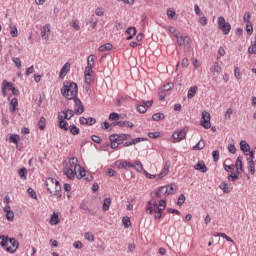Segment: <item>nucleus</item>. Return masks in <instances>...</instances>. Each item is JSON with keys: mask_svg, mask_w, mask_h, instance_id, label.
<instances>
[{"mask_svg": "<svg viewBox=\"0 0 256 256\" xmlns=\"http://www.w3.org/2000/svg\"><path fill=\"white\" fill-rule=\"evenodd\" d=\"M45 123H46L45 117H41L38 122V127L41 131H43V129H45Z\"/></svg>", "mask_w": 256, "mask_h": 256, "instance_id": "c03bdc74", "label": "nucleus"}, {"mask_svg": "<svg viewBox=\"0 0 256 256\" xmlns=\"http://www.w3.org/2000/svg\"><path fill=\"white\" fill-rule=\"evenodd\" d=\"M109 207H111V198H106L103 202L102 209L103 211H109Z\"/></svg>", "mask_w": 256, "mask_h": 256, "instance_id": "f704fd0d", "label": "nucleus"}, {"mask_svg": "<svg viewBox=\"0 0 256 256\" xmlns=\"http://www.w3.org/2000/svg\"><path fill=\"white\" fill-rule=\"evenodd\" d=\"M70 25L73 27V29H75V31H79L81 29V26H79V22L77 20H73Z\"/></svg>", "mask_w": 256, "mask_h": 256, "instance_id": "8fccbe9b", "label": "nucleus"}, {"mask_svg": "<svg viewBox=\"0 0 256 256\" xmlns=\"http://www.w3.org/2000/svg\"><path fill=\"white\" fill-rule=\"evenodd\" d=\"M6 219L8 221H13L15 219V214L13 213V211H8L6 212Z\"/></svg>", "mask_w": 256, "mask_h": 256, "instance_id": "603ef678", "label": "nucleus"}, {"mask_svg": "<svg viewBox=\"0 0 256 256\" xmlns=\"http://www.w3.org/2000/svg\"><path fill=\"white\" fill-rule=\"evenodd\" d=\"M126 33L128 35H136L137 34V29H135V27H129L127 30H126Z\"/></svg>", "mask_w": 256, "mask_h": 256, "instance_id": "680f3d73", "label": "nucleus"}, {"mask_svg": "<svg viewBox=\"0 0 256 256\" xmlns=\"http://www.w3.org/2000/svg\"><path fill=\"white\" fill-rule=\"evenodd\" d=\"M152 119H153V121H161V119H165V114H163L161 112L155 113L152 116Z\"/></svg>", "mask_w": 256, "mask_h": 256, "instance_id": "58836bf2", "label": "nucleus"}, {"mask_svg": "<svg viewBox=\"0 0 256 256\" xmlns=\"http://www.w3.org/2000/svg\"><path fill=\"white\" fill-rule=\"evenodd\" d=\"M131 141H132V145H137V143H141V141H147V138L139 137V138H134Z\"/></svg>", "mask_w": 256, "mask_h": 256, "instance_id": "6e6d98bb", "label": "nucleus"}, {"mask_svg": "<svg viewBox=\"0 0 256 256\" xmlns=\"http://www.w3.org/2000/svg\"><path fill=\"white\" fill-rule=\"evenodd\" d=\"M18 175L21 179H27V168H21L18 171Z\"/></svg>", "mask_w": 256, "mask_h": 256, "instance_id": "79ce46f5", "label": "nucleus"}, {"mask_svg": "<svg viewBox=\"0 0 256 256\" xmlns=\"http://www.w3.org/2000/svg\"><path fill=\"white\" fill-rule=\"evenodd\" d=\"M63 173L68 179H75V171L72 168H64Z\"/></svg>", "mask_w": 256, "mask_h": 256, "instance_id": "a211bd4d", "label": "nucleus"}, {"mask_svg": "<svg viewBox=\"0 0 256 256\" xmlns=\"http://www.w3.org/2000/svg\"><path fill=\"white\" fill-rule=\"evenodd\" d=\"M211 73H221L223 69L221 68V65H219V62L214 63V67L210 69Z\"/></svg>", "mask_w": 256, "mask_h": 256, "instance_id": "7c9ffc66", "label": "nucleus"}, {"mask_svg": "<svg viewBox=\"0 0 256 256\" xmlns=\"http://www.w3.org/2000/svg\"><path fill=\"white\" fill-rule=\"evenodd\" d=\"M10 29H11V31H10L11 37H17V35H18L17 27H15L13 25V23H10Z\"/></svg>", "mask_w": 256, "mask_h": 256, "instance_id": "37998d69", "label": "nucleus"}, {"mask_svg": "<svg viewBox=\"0 0 256 256\" xmlns=\"http://www.w3.org/2000/svg\"><path fill=\"white\" fill-rule=\"evenodd\" d=\"M115 166L118 169H131V167H135V164L127 162V160H118L115 162Z\"/></svg>", "mask_w": 256, "mask_h": 256, "instance_id": "6e6552de", "label": "nucleus"}, {"mask_svg": "<svg viewBox=\"0 0 256 256\" xmlns=\"http://www.w3.org/2000/svg\"><path fill=\"white\" fill-rule=\"evenodd\" d=\"M77 93H79L77 83L64 81L63 87L61 88V95H63L65 99L71 101V99H75V97H77Z\"/></svg>", "mask_w": 256, "mask_h": 256, "instance_id": "f257e3e1", "label": "nucleus"}, {"mask_svg": "<svg viewBox=\"0 0 256 256\" xmlns=\"http://www.w3.org/2000/svg\"><path fill=\"white\" fill-rule=\"evenodd\" d=\"M18 105H19V100H17V98H12V100L10 101V107H9L10 112L15 113V111H17Z\"/></svg>", "mask_w": 256, "mask_h": 256, "instance_id": "6ab92c4d", "label": "nucleus"}, {"mask_svg": "<svg viewBox=\"0 0 256 256\" xmlns=\"http://www.w3.org/2000/svg\"><path fill=\"white\" fill-rule=\"evenodd\" d=\"M183 203H185V195H184V194H181V195L178 197L177 205H178L179 207H181V205H183Z\"/></svg>", "mask_w": 256, "mask_h": 256, "instance_id": "5fc2aeb1", "label": "nucleus"}, {"mask_svg": "<svg viewBox=\"0 0 256 256\" xmlns=\"http://www.w3.org/2000/svg\"><path fill=\"white\" fill-rule=\"evenodd\" d=\"M212 157H213V161H219V151L218 150H214L212 152Z\"/></svg>", "mask_w": 256, "mask_h": 256, "instance_id": "774afa93", "label": "nucleus"}, {"mask_svg": "<svg viewBox=\"0 0 256 256\" xmlns=\"http://www.w3.org/2000/svg\"><path fill=\"white\" fill-rule=\"evenodd\" d=\"M173 191H175V187L173 184L168 185L167 187H165L164 189V195H173Z\"/></svg>", "mask_w": 256, "mask_h": 256, "instance_id": "473e14b6", "label": "nucleus"}, {"mask_svg": "<svg viewBox=\"0 0 256 256\" xmlns=\"http://www.w3.org/2000/svg\"><path fill=\"white\" fill-rule=\"evenodd\" d=\"M169 167H171V163L170 162H166L164 167H163V169H162V171L158 175V180L159 179H163V177H165L169 173Z\"/></svg>", "mask_w": 256, "mask_h": 256, "instance_id": "2eb2a0df", "label": "nucleus"}, {"mask_svg": "<svg viewBox=\"0 0 256 256\" xmlns=\"http://www.w3.org/2000/svg\"><path fill=\"white\" fill-rule=\"evenodd\" d=\"M174 37H176L179 47H183V45H185L186 43L187 45L191 43V38H189V36L183 37V36H179L178 34H175Z\"/></svg>", "mask_w": 256, "mask_h": 256, "instance_id": "9d476101", "label": "nucleus"}, {"mask_svg": "<svg viewBox=\"0 0 256 256\" xmlns=\"http://www.w3.org/2000/svg\"><path fill=\"white\" fill-rule=\"evenodd\" d=\"M56 183H57V179L55 178H48L46 180L47 191H49L51 195H53V190L55 189Z\"/></svg>", "mask_w": 256, "mask_h": 256, "instance_id": "9b49d317", "label": "nucleus"}, {"mask_svg": "<svg viewBox=\"0 0 256 256\" xmlns=\"http://www.w3.org/2000/svg\"><path fill=\"white\" fill-rule=\"evenodd\" d=\"M68 130H70V133L72 135H79V133L81 132V130H79V128L76 125H70Z\"/></svg>", "mask_w": 256, "mask_h": 256, "instance_id": "2f4dec72", "label": "nucleus"}, {"mask_svg": "<svg viewBox=\"0 0 256 256\" xmlns=\"http://www.w3.org/2000/svg\"><path fill=\"white\" fill-rule=\"evenodd\" d=\"M91 139L94 143H97L98 145H101V143L103 142V140L101 139V137L97 136V135H92Z\"/></svg>", "mask_w": 256, "mask_h": 256, "instance_id": "09e8293b", "label": "nucleus"}, {"mask_svg": "<svg viewBox=\"0 0 256 256\" xmlns=\"http://www.w3.org/2000/svg\"><path fill=\"white\" fill-rule=\"evenodd\" d=\"M164 191H165V186H161L160 188H158V190L156 191L157 199H161V193Z\"/></svg>", "mask_w": 256, "mask_h": 256, "instance_id": "0e129e2a", "label": "nucleus"}, {"mask_svg": "<svg viewBox=\"0 0 256 256\" xmlns=\"http://www.w3.org/2000/svg\"><path fill=\"white\" fill-rule=\"evenodd\" d=\"M8 244L12 246L11 248L14 249V252L17 251L19 247V241H17L15 238H9Z\"/></svg>", "mask_w": 256, "mask_h": 256, "instance_id": "cd10ccee", "label": "nucleus"}, {"mask_svg": "<svg viewBox=\"0 0 256 256\" xmlns=\"http://www.w3.org/2000/svg\"><path fill=\"white\" fill-rule=\"evenodd\" d=\"M247 163H248V173L250 175H255V162L247 158Z\"/></svg>", "mask_w": 256, "mask_h": 256, "instance_id": "b1692460", "label": "nucleus"}, {"mask_svg": "<svg viewBox=\"0 0 256 256\" xmlns=\"http://www.w3.org/2000/svg\"><path fill=\"white\" fill-rule=\"evenodd\" d=\"M198 89L199 88L197 86L191 87L188 90V94H187L188 99H193V97H195V94L197 93Z\"/></svg>", "mask_w": 256, "mask_h": 256, "instance_id": "a878e982", "label": "nucleus"}, {"mask_svg": "<svg viewBox=\"0 0 256 256\" xmlns=\"http://www.w3.org/2000/svg\"><path fill=\"white\" fill-rule=\"evenodd\" d=\"M187 133L185 130H177L172 134V138L175 139L176 141H183L185 139Z\"/></svg>", "mask_w": 256, "mask_h": 256, "instance_id": "f8f14e48", "label": "nucleus"}, {"mask_svg": "<svg viewBox=\"0 0 256 256\" xmlns=\"http://www.w3.org/2000/svg\"><path fill=\"white\" fill-rule=\"evenodd\" d=\"M109 119L111 121H119V114L115 113V112H112L110 115H109Z\"/></svg>", "mask_w": 256, "mask_h": 256, "instance_id": "bf43d9fd", "label": "nucleus"}, {"mask_svg": "<svg viewBox=\"0 0 256 256\" xmlns=\"http://www.w3.org/2000/svg\"><path fill=\"white\" fill-rule=\"evenodd\" d=\"M240 150L244 153V155L251 154V146H249V143H247L245 140L240 142Z\"/></svg>", "mask_w": 256, "mask_h": 256, "instance_id": "ddd939ff", "label": "nucleus"}, {"mask_svg": "<svg viewBox=\"0 0 256 256\" xmlns=\"http://www.w3.org/2000/svg\"><path fill=\"white\" fill-rule=\"evenodd\" d=\"M246 31L248 35H253V25L250 24H246Z\"/></svg>", "mask_w": 256, "mask_h": 256, "instance_id": "338daca9", "label": "nucleus"}, {"mask_svg": "<svg viewBox=\"0 0 256 256\" xmlns=\"http://www.w3.org/2000/svg\"><path fill=\"white\" fill-rule=\"evenodd\" d=\"M84 237L88 240V241H95V235H93L91 232H86L84 234Z\"/></svg>", "mask_w": 256, "mask_h": 256, "instance_id": "864d4df0", "label": "nucleus"}, {"mask_svg": "<svg viewBox=\"0 0 256 256\" xmlns=\"http://www.w3.org/2000/svg\"><path fill=\"white\" fill-rule=\"evenodd\" d=\"M131 169H135L138 173H141V171H143V164H141V161L137 160L135 161L134 167H131Z\"/></svg>", "mask_w": 256, "mask_h": 256, "instance_id": "e433bc0d", "label": "nucleus"}, {"mask_svg": "<svg viewBox=\"0 0 256 256\" xmlns=\"http://www.w3.org/2000/svg\"><path fill=\"white\" fill-rule=\"evenodd\" d=\"M12 61H13L14 65H16V67H18V69H21V59H19L17 57H13Z\"/></svg>", "mask_w": 256, "mask_h": 256, "instance_id": "13d9d810", "label": "nucleus"}, {"mask_svg": "<svg viewBox=\"0 0 256 256\" xmlns=\"http://www.w3.org/2000/svg\"><path fill=\"white\" fill-rule=\"evenodd\" d=\"M71 69V64L69 62L65 63L64 66L60 70L59 78L64 79L65 75L69 73V70Z\"/></svg>", "mask_w": 256, "mask_h": 256, "instance_id": "4468645a", "label": "nucleus"}, {"mask_svg": "<svg viewBox=\"0 0 256 256\" xmlns=\"http://www.w3.org/2000/svg\"><path fill=\"white\" fill-rule=\"evenodd\" d=\"M86 125H95L97 123V120L93 117L86 118Z\"/></svg>", "mask_w": 256, "mask_h": 256, "instance_id": "052dcab7", "label": "nucleus"}, {"mask_svg": "<svg viewBox=\"0 0 256 256\" xmlns=\"http://www.w3.org/2000/svg\"><path fill=\"white\" fill-rule=\"evenodd\" d=\"M244 22L246 24H250L251 23V13L250 12H246L244 14Z\"/></svg>", "mask_w": 256, "mask_h": 256, "instance_id": "4d7b16f0", "label": "nucleus"}, {"mask_svg": "<svg viewBox=\"0 0 256 256\" xmlns=\"http://www.w3.org/2000/svg\"><path fill=\"white\" fill-rule=\"evenodd\" d=\"M194 169L196 171H201V173H207V166L205 165V162L199 161L195 166Z\"/></svg>", "mask_w": 256, "mask_h": 256, "instance_id": "dca6fc26", "label": "nucleus"}, {"mask_svg": "<svg viewBox=\"0 0 256 256\" xmlns=\"http://www.w3.org/2000/svg\"><path fill=\"white\" fill-rule=\"evenodd\" d=\"M58 127H60L63 131H69V123H67L65 120L58 121Z\"/></svg>", "mask_w": 256, "mask_h": 256, "instance_id": "c85d7f7f", "label": "nucleus"}, {"mask_svg": "<svg viewBox=\"0 0 256 256\" xmlns=\"http://www.w3.org/2000/svg\"><path fill=\"white\" fill-rule=\"evenodd\" d=\"M49 223H50V225H59V223H61V220L59 219V214L54 212L51 215Z\"/></svg>", "mask_w": 256, "mask_h": 256, "instance_id": "412c9836", "label": "nucleus"}, {"mask_svg": "<svg viewBox=\"0 0 256 256\" xmlns=\"http://www.w3.org/2000/svg\"><path fill=\"white\" fill-rule=\"evenodd\" d=\"M219 188L223 191V193H231V191H233V187H230L226 182L220 183Z\"/></svg>", "mask_w": 256, "mask_h": 256, "instance_id": "5701e85b", "label": "nucleus"}, {"mask_svg": "<svg viewBox=\"0 0 256 256\" xmlns=\"http://www.w3.org/2000/svg\"><path fill=\"white\" fill-rule=\"evenodd\" d=\"M80 209H82V211H88V213H91V209H89V206L85 201L81 202Z\"/></svg>", "mask_w": 256, "mask_h": 256, "instance_id": "49530a36", "label": "nucleus"}, {"mask_svg": "<svg viewBox=\"0 0 256 256\" xmlns=\"http://www.w3.org/2000/svg\"><path fill=\"white\" fill-rule=\"evenodd\" d=\"M138 113H147V108L145 107V104H139L137 106Z\"/></svg>", "mask_w": 256, "mask_h": 256, "instance_id": "3c124183", "label": "nucleus"}, {"mask_svg": "<svg viewBox=\"0 0 256 256\" xmlns=\"http://www.w3.org/2000/svg\"><path fill=\"white\" fill-rule=\"evenodd\" d=\"M9 143H15L17 145V143H19V135L11 134L9 137Z\"/></svg>", "mask_w": 256, "mask_h": 256, "instance_id": "a19ab883", "label": "nucleus"}, {"mask_svg": "<svg viewBox=\"0 0 256 256\" xmlns=\"http://www.w3.org/2000/svg\"><path fill=\"white\" fill-rule=\"evenodd\" d=\"M236 168V171L238 173H243V161H241V157H238L236 159L235 165H234V169Z\"/></svg>", "mask_w": 256, "mask_h": 256, "instance_id": "aec40b11", "label": "nucleus"}, {"mask_svg": "<svg viewBox=\"0 0 256 256\" xmlns=\"http://www.w3.org/2000/svg\"><path fill=\"white\" fill-rule=\"evenodd\" d=\"M111 149H117L120 145L119 134H112L109 136Z\"/></svg>", "mask_w": 256, "mask_h": 256, "instance_id": "1a4fd4ad", "label": "nucleus"}, {"mask_svg": "<svg viewBox=\"0 0 256 256\" xmlns=\"http://www.w3.org/2000/svg\"><path fill=\"white\" fill-rule=\"evenodd\" d=\"M200 125L204 127V129H211V114L207 111L202 112V120Z\"/></svg>", "mask_w": 256, "mask_h": 256, "instance_id": "20e7f679", "label": "nucleus"}, {"mask_svg": "<svg viewBox=\"0 0 256 256\" xmlns=\"http://www.w3.org/2000/svg\"><path fill=\"white\" fill-rule=\"evenodd\" d=\"M61 114L58 115V121H71V118L75 116V111L68 109L66 111H62Z\"/></svg>", "mask_w": 256, "mask_h": 256, "instance_id": "423d86ee", "label": "nucleus"}, {"mask_svg": "<svg viewBox=\"0 0 256 256\" xmlns=\"http://www.w3.org/2000/svg\"><path fill=\"white\" fill-rule=\"evenodd\" d=\"M146 211L149 213V215H152L153 212H155V208L153 207V201H149L146 205Z\"/></svg>", "mask_w": 256, "mask_h": 256, "instance_id": "4c0bfd02", "label": "nucleus"}, {"mask_svg": "<svg viewBox=\"0 0 256 256\" xmlns=\"http://www.w3.org/2000/svg\"><path fill=\"white\" fill-rule=\"evenodd\" d=\"M201 149H205V141L200 140L195 146H193V151H201Z\"/></svg>", "mask_w": 256, "mask_h": 256, "instance_id": "c756f323", "label": "nucleus"}, {"mask_svg": "<svg viewBox=\"0 0 256 256\" xmlns=\"http://www.w3.org/2000/svg\"><path fill=\"white\" fill-rule=\"evenodd\" d=\"M0 245L8 251V253H15V249H13L11 246H9V237L8 236H0Z\"/></svg>", "mask_w": 256, "mask_h": 256, "instance_id": "39448f33", "label": "nucleus"}, {"mask_svg": "<svg viewBox=\"0 0 256 256\" xmlns=\"http://www.w3.org/2000/svg\"><path fill=\"white\" fill-rule=\"evenodd\" d=\"M166 15H167L168 19H175V15H177V13L175 12V10L173 8H169L166 12Z\"/></svg>", "mask_w": 256, "mask_h": 256, "instance_id": "ea45409f", "label": "nucleus"}, {"mask_svg": "<svg viewBox=\"0 0 256 256\" xmlns=\"http://www.w3.org/2000/svg\"><path fill=\"white\" fill-rule=\"evenodd\" d=\"M78 161H79V160H77L76 157H72V158H70V160H69V165H70L71 169H74L75 175H77V167H78V169H79V175H80V176H77V177H78V179H83V177H85V175H87V172L85 171V169H83V168L81 167V165L77 164Z\"/></svg>", "mask_w": 256, "mask_h": 256, "instance_id": "f03ea898", "label": "nucleus"}, {"mask_svg": "<svg viewBox=\"0 0 256 256\" xmlns=\"http://www.w3.org/2000/svg\"><path fill=\"white\" fill-rule=\"evenodd\" d=\"M166 207H167V202L165 200H160L159 205L156 207V209H162V213H163Z\"/></svg>", "mask_w": 256, "mask_h": 256, "instance_id": "a18cd8bd", "label": "nucleus"}, {"mask_svg": "<svg viewBox=\"0 0 256 256\" xmlns=\"http://www.w3.org/2000/svg\"><path fill=\"white\" fill-rule=\"evenodd\" d=\"M239 175H241V173L239 172H231L230 175H228L227 179L228 181H232V182H235L237 181V179H239Z\"/></svg>", "mask_w": 256, "mask_h": 256, "instance_id": "bb28decb", "label": "nucleus"}, {"mask_svg": "<svg viewBox=\"0 0 256 256\" xmlns=\"http://www.w3.org/2000/svg\"><path fill=\"white\" fill-rule=\"evenodd\" d=\"M218 29H220L224 35H229V32L231 31V24L225 21V18L221 16L218 18Z\"/></svg>", "mask_w": 256, "mask_h": 256, "instance_id": "7ed1b4c3", "label": "nucleus"}, {"mask_svg": "<svg viewBox=\"0 0 256 256\" xmlns=\"http://www.w3.org/2000/svg\"><path fill=\"white\" fill-rule=\"evenodd\" d=\"M54 193L52 195L58 197V199H61V197H63V195H61V184H59V181H57V183L54 186Z\"/></svg>", "mask_w": 256, "mask_h": 256, "instance_id": "4be33fe9", "label": "nucleus"}, {"mask_svg": "<svg viewBox=\"0 0 256 256\" xmlns=\"http://www.w3.org/2000/svg\"><path fill=\"white\" fill-rule=\"evenodd\" d=\"M74 101V105L76 107H78L75 111L74 114L75 115H83V113L85 112V106H83V102H81V99H79L78 97L72 98Z\"/></svg>", "mask_w": 256, "mask_h": 256, "instance_id": "0eeeda50", "label": "nucleus"}, {"mask_svg": "<svg viewBox=\"0 0 256 256\" xmlns=\"http://www.w3.org/2000/svg\"><path fill=\"white\" fill-rule=\"evenodd\" d=\"M127 139H131V135L129 134H118V141L120 145L123 143V141H127Z\"/></svg>", "mask_w": 256, "mask_h": 256, "instance_id": "c9c22d12", "label": "nucleus"}, {"mask_svg": "<svg viewBox=\"0 0 256 256\" xmlns=\"http://www.w3.org/2000/svg\"><path fill=\"white\" fill-rule=\"evenodd\" d=\"M112 49H113V45L111 43H106V44L101 45L98 48V51L100 53H103L104 51H111Z\"/></svg>", "mask_w": 256, "mask_h": 256, "instance_id": "393cba45", "label": "nucleus"}, {"mask_svg": "<svg viewBox=\"0 0 256 256\" xmlns=\"http://www.w3.org/2000/svg\"><path fill=\"white\" fill-rule=\"evenodd\" d=\"M122 223L125 229H129V227H131V218H129V216H124L122 219Z\"/></svg>", "mask_w": 256, "mask_h": 256, "instance_id": "72a5a7b5", "label": "nucleus"}, {"mask_svg": "<svg viewBox=\"0 0 256 256\" xmlns=\"http://www.w3.org/2000/svg\"><path fill=\"white\" fill-rule=\"evenodd\" d=\"M234 77L236 79H241V69H239V67H236L235 70H234Z\"/></svg>", "mask_w": 256, "mask_h": 256, "instance_id": "e2e57ef3", "label": "nucleus"}, {"mask_svg": "<svg viewBox=\"0 0 256 256\" xmlns=\"http://www.w3.org/2000/svg\"><path fill=\"white\" fill-rule=\"evenodd\" d=\"M95 15H97L98 17H103V15H105V11L103 10V8H97L95 10Z\"/></svg>", "mask_w": 256, "mask_h": 256, "instance_id": "69168bd1", "label": "nucleus"}, {"mask_svg": "<svg viewBox=\"0 0 256 256\" xmlns=\"http://www.w3.org/2000/svg\"><path fill=\"white\" fill-rule=\"evenodd\" d=\"M27 193L29 194L31 199H37V193L35 192V190H33V188H28Z\"/></svg>", "mask_w": 256, "mask_h": 256, "instance_id": "de8ad7c7", "label": "nucleus"}, {"mask_svg": "<svg viewBox=\"0 0 256 256\" xmlns=\"http://www.w3.org/2000/svg\"><path fill=\"white\" fill-rule=\"evenodd\" d=\"M51 33V30L49 29V24L45 25L41 31V37L42 39H49V35Z\"/></svg>", "mask_w": 256, "mask_h": 256, "instance_id": "f3484780", "label": "nucleus"}]
</instances>
